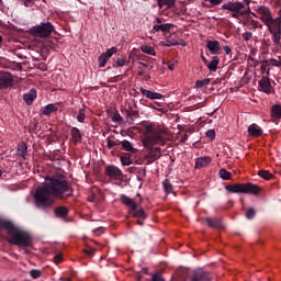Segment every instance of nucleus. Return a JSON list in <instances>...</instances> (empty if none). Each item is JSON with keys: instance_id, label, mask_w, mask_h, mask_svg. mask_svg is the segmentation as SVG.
I'll return each instance as SVG.
<instances>
[{"instance_id": "obj_1", "label": "nucleus", "mask_w": 281, "mask_h": 281, "mask_svg": "<svg viewBox=\"0 0 281 281\" xmlns=\"http://www.w3.org/2000/svg\"><path fill=\"white\" fill-rule=\"evenodd\" d=\"M74 196V187L65 179V176L46 177L34 194V203L38 210H48L55 201H67Z\"/></svg>"}, {"instance_id": "obj_2", "label": "nucleus", "mask_w": 281, "mask_h": 281, "mask_svg": "<svg viewBox=\"0 0 281 281\" xmlns=\"http://www.w3.org/2000/svg\"><path fill=\"white\" fill-rule=\"evenodd\" d=\"M0 229H5L8 232V241L10 245L24 248L32 247V235L25 231L19 229L12 222L0 218Z\"/></svg>"}, {"instance_id": "obj_3", "label": "nucleus", "mask_w": 281, "mask_h": 281, "mask_svg": "<svg viewBox=\"0 0 281 281\" xmlns=\"http://www.w3.org/2000/svg\"><path fill=\"white\" fill-rule=\"evenodd\" d=\"M145 131L147 133H151L143 139V145L147 150H153V147L157 146V144H166V138L164 137L162 130L155 131V127H153V125L149 124L145 126Z\"/></svg>"}, {"instance_id": "obj_4", "label": "nucleus", "mask_w": 281, "mask_h": 281, "mask_svg": "<svg viewBox=\"0 0 281 281\" xmlns=\"http://www.w3.org/2000/svg\"><path fill=\"white\" fill-rule=\"evenodd\" d=\"M225 190L231 192V194H260V187L248 182V183H237V184H226Z\"/></svg>"}, {"instance_id": "obj_5", "label": "nucleus", "mask_w": 281, "mask_h": 281, "mask_svg": "<svg viewBox=\"0 0 281 281\" xmlns=\"http://www.w3.org/2000/svg\"><path fill=\"white\" fill-rule=\"evenodd\" d=\"M221 10H228L233 19H240L250 12L249 9L245 10V3L238 1H228L222 5Z\"/></svg>"}, {"instance_id": "obj_6", "label": "nucleus", "mask_w": 281, "mask_h": 281, "mask_svg": "<svg viewBox=\"0 0 281 281\" xmlns=\"http://www.w3.org/2000/svg\"><path fill=\"white\" fill-rule=\"evenodd\" d=\"M268 31L270 32L272 36V42L274 45L280 46V40H281V16H278L276 19L271 18L269 23H266Z\"/></svg>"}, {"instance_id": "obj_7", "label": "nucleus", "mask_w": 281, "mask_h": 281, "mask_svg": "<svg viewBox=\"0 0 281 281\" xmlns=\"http://www.w3.org/2000/svg\"><path fill=\"white\" fill-rule=\"evenodd\" d=\"M52 32H54V26L50 22L41 23L31 29V34L36 38H47V36H52Z\"/></svg>"}, {"instance_id": "obj_8", "label": "nucleus", "mask_w": 281, "mask_h": 281, "mask_svg": "<svg viewBox=\"0 0 281 281\" xmlns=\"http://www.w3.org/2000/svg\"><path fill=\"white\" fill-rule=\"evenodd\" d=\"M269 76H271V69L268 68L266 76L262 75L258 86L259 91L267 93V95L273 93V87L271 86V79H269Z\"/></svg>"}, {"instance_id": "obj_9", "label": "nucleus", "mask_w": 281, "mask_h": 281, "mask_svg": "<svg viewBox=\"0 0 281 281\" xmlns=\"http://www.w3.org/2000/svg\"><path fill=\"white\" fill-rule=\"evenodd\" d=\"M257 19H260L262 23H268L273 19V15L271 14V10L266 5H260L257 8Z\"/></svg>"}, {"instance_id": "obj_10", "label": "nucleus", "mask_w": 281, "mask_h": 281, "mask_svg": "<svg viewBox=\"0 0 281 281\" xmlns=\"http://www.w3.org/2000/svg\"><path fill=\"white\" fill-rule=\"evenodd\" d=\"M192 280L191 281H212L214 280V277L210 274V272H206L205 270L199 268L191 272Z\"/></svg>"}, {"instance_id": "obj_11", "label": "nucleus", "mask_w": 281, "mask_h": 281, "mask_svg": "<svg viewBox=\"0 0 281 281\" xmlns=\"http://www.w3.org/2000/svg\"><path fill=\"white\" fill-rule=\"evenodd\" d=\"M113 54H117V47H115V46L106 49L105 53H102L98 59L99 67H106V63H109V58H111V56H113Z\"/></svg>"}, {"instance_id": "obj_12", "label": "nucleus", "mask_w": 281, "mask_h": 281, "mask_svg": "<svg viewBox=\"0 0 281 281\" xmlns=\"http://www.w3.org/2000/svg\"><path fill=\"white\" fill-rule=\"evenodd\" d=\"M12 82H14V79L10 72L0 71V89H8V87H12Z\"/></svg>"}, {"instance_id": "obj_13", "label": "nucleus", "mask_w": 281, "mask_h": 281, "mask_svg": "<svg viewBox=\"0 0 281 281\" xmlns=\"http://www.w3.org/2000/svg\"><path fill=\"white\" fill-rule=\"evenodd\" d=\"M260 64H261V67H260L261 76H265V69H267V67L269 66L281 67V61H278V59L276 58L263 59L260 61Z\"/></svg>"}, {"instance_id": "obj_14", "label": "nucleus", "mask_w": 281, "mask_h": 281, "mask_svg": "<svg viewBox=\"0 0 281 281\" xmlns=\"http://www.w3.org/2000/svg\"><path fill=\"white\" fill-rule=\"evenodd\" d=\"M206 48L209 49V52L211 54H213V56H217L218 54H221V42L218 41H206Z\"/></svg>"}, {"instance_id": "obj_15", "label": "nucleus", "mask_w": 281, "mask_h": 281, "mask_svg": "<svg viewBox=\"0 0 281 281\" xmlns=\"http://www.w3.org/2000/svg\"><path fill=\"white\" fill-rule=\"evenodd\" d=\"M205 223L209 227H212L213 229H223V221L218 217H206Z\"/></svg>"}, {"instance_id": "obj_16", "label": "nucleus", "mask_w": 281, "mask_h": 281, "mask_svg": "<svg viewBox=\"0 0 281 281\" xmlns=\"http://www.w3.org/2000/svg\"><path fill=\"white\" fill-rule=\"evenodd\" d=\"M105 175L110 177V179H120V177H122V170L115 166H108L105 168Z\"/></svg>"}, {"instance_id": "obj_17", "label": "nucleus", "mask_w": 281, "mask_h": 281, "mask_svg": "<svg viewBox=\"0 0 281 281\" xmlns=\"http://www.w3.org/2000/svg\"><path fill=\"white\" fill-rule=\"evenodd\" d=\"M139 91L148 100H161V98H164V94H161L159 92H154V91H150V90H146L144 88H140Z\"/></svg>"}, {"instance_id": "obj_18", "label": "nucleus", "mask_w": 281, "mask_h": 281, "mask_svg": "<svg viewBox=\"0 0 281 281\" xmlns=\"http://www.w3.org/2000/svg\"><path fill=\"white\" fill-rule=\"evenodd\" d=\"M210 164H212V158L210 156L199 157L195 159L194 168L201 170V168H205V166H210Z\"/></svg>"}, {"instance_id": "obj_19", "label": "nucleus", "mask_w": 281, "mask_h": 281, "mask_svg": "<svg viewBox=\"0 0 281 281\" xmlns=\"http://www.w3.org/2000/svg\"><path fill=\"white\" fill-rule=\"evenodd\" d=\"M121 202L123 203V205H125L126 207H130V210L132 212H135V210H137V203L135 202L134 199H131L126 195H122L121 196Z\"/></svg>"}, {"instance_id": "obj_20", "label": "nucleus", "mask_w": 281, "mask_h": 281, "mask_svg": "<svg viewBox=\"0 0 281 281\" xmlns=\"http://www.w3.org/2000/svg\"><path fill=\"white\" fill-rule=\"evenodd\" d=\"M248 134L251 135V137H261L262 128H260L258 124L254 123L248 127Z\"/></svg>"}, {"instance_id": "obj_21", "label": "nucleus", "mask_w": 281, "mask_h": 281, "mask_svg": "<svg viewBox=\"0 0 281 281\" xmlns=\"http://www.w3.org/2000/svg\"><path fill=\"white\" fill-rule=\"evenodd\" d=\"M270 117L281 120V104H273L270 109Z\"/></svg>"}, {"instance_id": "obj_22", "label": "nucleus", "mask_w": 281, "mask_h": 281, "mask_svg": "<svg viewBox=\"0 0 281 281\" xmlns=\"http://www.w3.org/2000/svg\"><path fill=\"white\" fill-rule=\"evenodd\" d=\"M74 144H80L82 142V134L78 127H72L70 131Z\"/></svg>"}, {"instance_id": "obj_23", "label": "nucleus", "mask_w": 281, "mask_h": 281, "mask_svg": "<svg viewBox=\"0 0 281 281\" xmlns=\"http://www.w3.org/2000/svg\"><path fill=\"white\" fill-rule=\"evenodd\" d=\"M23 100L24 102H26V104H33L34 100H36V89H31L27 93H25L23 95Z\"/></svg>"}, {"instance_id": "obj_24", "label": "nucleus", "mask_w": 281, "mask_h": 281, "mask_svg": "<svg viewBox=\"0 0 281 281\" xmlns=\"http://www.w3.org/2000/svg\"><path fill=\"white\" fill-rule=\"evenodd\" d=\"M131 214L134 218H139L142 221H146L148 218V214H146L144 209L132 211Z\"/></svg>"}, {"instance_id": "obj_25", "label": "nucleus", "mask_w": 281, "mask_h": 281, "mask_svg": "<svg viewBox=\"0 0 281 281\" xmlns=\"http://www.w3.org/2000/svg\"><path fill=\"white\" fill-rule=\"evenodd\" d=\"M218 63H221V59L218 56H214L212 57L211 63L206 65V67L211 72H214L216 69H218Z\"/></svg>"}, {"instance_id": "obj_26", "label": "nucleus", "mask_w": 281, "mask_h": 281, "mask_svg": "<svg viewBox=\"0 0 281 281\" xmlns=\"http://www.w3.org/2000/svg\"><path fill=\"white\" fill-rule=\"evenodd\" d=\"M122 148H124L127 153H132L133 155L137 154V148L133 147V144L126 139L121 142Z\"/></svg>"}, {"instance_id": "obj_27", "label": "nucleus", "mask_w": 281, "mask_h": 281, "mask_svg": "<svg viewBox=\"0 0 281 281\" xmlns=\"http://www.w3.org/2000/svg\"><path fill=\"white\" fill-rule=\"evenodd\" d=\"M67 214H69V209H67V206H57L55 209V215L60 218H65Z\"/></svg>"}, {"instance_id": "obj_28", "label": "nucleus", "mask_w": 281, "mask_h": 281, "mask_svg": "<svg viewBox=\"0 0 281 281\" xmlns=\"http://www.w3.org/2000/svg\"><path fill=\"white\" fill-rule=\"evenodd\" d=\"M58 111V106L54 103L47 104L43 110V115H52V113H56Z\"/></svg>"}, {"instance_id": "obj_29", "label": "nucleus", "mask_w": 281, "mask_h": 281, "mask_svg": "<svg viewBox=\"0 0 281 281\" xmlns=\"http://www.w3.org/2000/svg\"><path fill=\"white\" fill-rule=\"evenodd\" d=\"M16 153L20 157H22V159H25V156L27 155V145L25 143H21L18 146Z\"/></svg>"}, {"instance_id": "obj_30", "label": "nucleus", "mask_w": 281, "mask_h": 281, "mask_svg": "<svg viewBox=\"0 0 281 281\" xmlns=\"http://www.w3.org/2000/svg\"><path fill=\"white\" fill-rule=\"evenodd\" d=\"M218 176L223 179V181H229L232 179V172L227 171V169H220Z\"/></svg>"}, {"instance_id": "obj_31", "label": "nucleus", "mask_w": 281, "mask_h": 281, "mask_svg": "<svg viewBox=\"0 0 281 281\" xmlns=\"http://www.w3.org/2000/svg\"><path fill=\"white\" fill-rule=\"evenodd\" d=\"M158 8H172L175 0H157Z\"/></svg>"}, {"instance_id": "obj_32", "label": "nucleus", "mask_w": 281, "mask_h": 281, "mask_svg": "<svg viewBox=\"0 0 281 281\" xmlns=\"http://www.w3.org/2000/svg\"><path fill=\"white\" fill-rule=\"evenodd\" d=\"M115 139V136H109L106 138L108 143V148L111 150V148H115V146H120L121 142L120 140H113Z\"/></svg>"}, {"instance_id": "obj_33", "label": "nucleus", "mask_w": 281, "mask_h": 281, "mask_svg": "<svg viewBox=\"0 0 281 281\" xmlns=\"http://www.w3.org/2000/svg\"><path fill=\"white\" fill-rule=\"evenodd\" d=\"M162 188L166 192V194H172L173 192V187H172V183H170V181L168 179H166L164 182H162Z\"/></svg>"}, {"instance_id": "obj_34", "label": "nucleus", "mask_w": 281, "mask_h": 281, "mask_svg": "<svg viewBox=\"0 0 281 281\" xmlns=\"http://www.w3.org/2000/svg\"><path fill=\"white\" fill-rule=\"evenodd\" d=\"M140 50L144 54H148L149 56H157V52H155V48H153L151 46L144 45L140 47Z\"/></svg>"}, {"instance_id": "obj_35", "label": "nucleus", "mask_w": 281, "mask_h": 281, "mask_svg": "<svg viewBox=\"0 0 281 281\" xmlns=\"http://www.w3.org/2000/svg\"><path fill=\"white\" fill-rule=\"evenodd\" d=\"M85 120H87V111L82 108L77 115V122H79V124H85Z\"/></svg>"}, {"instance_id": "obj_36", "label": "nucleus", "mask_w": 281, "mask_h": 281, "mask_svg": "<svg viewBox=\"0 0 281 281\" xmlns=\"http://www.w3.org/2000/svg\"><path fill=\"white\" fill-rule=\"evenodd\" d=\"M153 30L155 32H169L170 30V24H156L154 25Z\"/></svg>"}, {"instance_id": "obj_37", "label": "nucleus", "mask_w": 281, "mask_h": 281, "mask_svg": "<svg viewBox=\"0 0 281 281\" xmlns=\"http://www.w3.org/2000/svg\"><path fill=\"white\" fill-rule=\"evenodd\" d=\"M258 175L259 177H261V179H265L266 181H271V179H273V176L271 175V172L267 170H260Z\"/></svg>"}, {"instance_id": "obj_38", "label": "nucleus", "mask_w": 281, "mask_h": 281, "mask_svg": "<svg viewBox=\"0 0 281 281\" xmlns=\"http://www.w3.org/2000/svg\"><path fill=\"white\" fill-rule=\"evenodd\" d=\"M151 281H166V279L164 278V271L160 270L153 274Z\"/></svg>"}, {"instance_id": "obj_39", "label": "nucleus", "mask_w": 281, "mask_h": 281, "mask_svg": "<svg viewBox=\"0 0 281 281\" xmlns=\"http://www.w3.org/2000/svg\"><path fill=\"white\" fill-rule=\"evenodd\" d=\"M122 166H131L133 160H131V156H120Z\"/></svg>"}, {"instance_id": "obj_40", "label": "nucleus", "mask_w": 281, "mask_h": 281, "mask_svg": "<svg viewBox=\"0 0 281 281\" xmlns=\"http://www.w3.org/2000/svg\"><path fill=\"white\" fill-rule=\"evenodd\" d=\"M30 276L33 278V280H38V278L43 276V272L41 270L33 269L30 271Z\"/></svg>"}, {"instance_id": "obj_41", "label": "nucleus", "mask_w": 281, "mask_h": 281, "mask_svg": "<svg viewBox=\"0 0 281 281\" xmlns=\"http://www.w3.org/2000/svg\"><path fill=\"white\" fill-rule=\"evenodd\" d=\"M210 82H211L210 78H206L204 80H198L195 82V85L198 88H202V87H207V85H210Z\"/></svg>"}, {"instance_id": "obj_42", "label": "nucleus", "mask_w": 281, "mask_h": 281, "mask_svg": "<svg viewBox=\"0 0 281 281\" xmlns=\"http://www.w3.org/2000/svg\"><path fill=\"white\" fill-rule=\"evenodd\" d=\"M241 37L246 41L249 42L251 38H254V33L246 31L245 33L241 34Z\"/></svg>"}, {"instance_id": "obj_43", "label": "nucleus", "mask_w": 281, "mask_h": 281, "mask_svg": "<svg viewBox=\"0 0 281 281\" xmlns=\"http://www.w3.org/2000/svg\"><path fill=\"white\" fill-rule=\"evenodd\" d=\"M126 65V59L125 58H117L115 65L113 67H124Z\"/></svg>"}, {"instance_id": "obj_44", "label": "nucleus", "mask_w": 281, "mask_h": 281, "mask_svg": "<svg viewBox=\"0 0 281 281\" xmlns=\"http://www.w3.org/2000/svg\"><path fill=\"white\" fill-rule=\"evenodd\" d=\"M256 216V211L254 209H249L246 212V218H248L249 221H251V218H254Z\"/></svg>"}, {"instance_id": "obj_45", "label": "nucleus", "mask_w": 281, "mask_h": 281, "mask_svg": "<svg viewBox=\"0 0 281 281\" xmlns=\"http://www.w3.org/2000/svg\"><path fill=\"white\" fill-rule=\"evenodd\" d=\"M206 137H209V139H216V131L214 130H209L206 132Z\"/></svg>"}, {"instance_id": "obj_46", "label": "nucleus", "mask_w": 281, "mask_h": 281, "mask_svg": "<svg viewBox=\"0 0 281 281\" xmlns=\"http://www.w3.org/2000/svg\"><path fill=\"white\" fill-rule=\"evenodd\" d=\"M246 23H249L252 30H258V21L250 19V20H247Z\"/></svg>"}, {"instance_id": "obj_47", "label": "nucleus", "mask_w": 281, "mask_h": 281, "mask_svg": "<svg viewBox=\"0 0 281 281\" xmlns=\"http://www.w3.org/2000/svg\"><path fill=\"white\" fill-rule=\"evenodd\" d=\"M127 115L131 117V120H133V117H139V112L137 110H131L127 112Z\"/></svg>"}, {"instance_id": "obj_48", "label": "nucleus", "mask_w": 281, "mask_h": 281, "mask_svg": "<svg viewBox=\"0 0 281 281\" xmlns=\"http://www.w3.org/2000/svg\"><path fill=\"white\" fill-rule=\"evenodd\" d=\"M54 262L55 265H60V262H63V255L61 254L55 255Z\"/></svg>"}, {"instance_id": "obj_49", "label": "nucleus", "mask_w": 281, "mask_h": 281, "mask_svg": "<svg viewBox=\"0 0 281 281\" xmlns=\"http://www.w3.org/2000/svg\"><path fill=\"white\" fill-rule=\"evenodd\" d=\"M83 251H85L86 256H90V258L95 256V249H93V248H88V249H85Z\"/></svg>"}, {"instance_id": "obj_50", "label": "nucleus", "mask_w": 281, "mask_h": 281, "mask_svg": "<svg viewBox=\"0 0 281 281\" xmlns=\"http://www.w3.org/2000/svg\"><path fill=\"white\" fill-rule=\"evenodd\" d=\"M112 120L114 122H122V115H120V113H115L113 116H112Z\"/></svg>"}, {"instance_id": "obj_51", "label": "nucleus", "mask_w": 281, "mask_h": 281, "mask_svg": "<svg viewBox=\"0 0 281 281\" xmlns=\"http://www.w3.org/2000/svg\"><path fill=\"white\" fill-rule=\"evenodd\" d=\"M94 234H97V236H100V234H104V227L100 226L98 228H95Z\"/></svg>"}, {"instance_id": "obj_52", "label": "nucleus", "mask_w": 281, "mask_h": 281, "mask_svg": "<svg viewBox=\"0 0 281 281\" xmlns=\"http://www.w3.org/2000/svg\"><path fill=\"white\" fill-rule=\"evenodd\" d=\"M25 8H32L34 5V0H24Z\"/></svg>"}, {"instance_id": "obj_53", "label": "nucleus", "mask_w": 281, "mask_h": 281, "mask_svg": "<svg viewBox=\"0 0 281 281\" xmlns=\"http://www.w3.org/2000/svg\"><path fill=\"white\" fill-rule=\"evenodd\" d=\"M211 5H221L223 3V0H209Z\"/></svg>"}, {"instance_id": "obj_54", "label": "nucleus", "mask_w": 281, "mask_h": 281, "mask_svg": "<svg viewBox=\"0 0 281 281\" xmlns=\"http://www.w3.org/2000/svg\"><path fill=\"white\" fill-rule=\"evenodd\" d=\"M224 52L227 56H229L232 54V47L229 46H224Z\"/></svg>"}, {"instance_id": "obj_55", "label": "nucleus", "mask_w": 281, "mask_h": 281, "mask_svg": "<svg viewBox=\"0 0 281 281\" xmlns=\"http://www.w3.org/2000/svg\"><path fill=\"white\" fill-rule=\"evenodd\" d=\"M76 279H78V276H76V274H72V277H68L67 279L60 278V280H64V281H72V280H76Z\"/></svg>"}, {"instance_id": "obj_56", "label": "nucleus", "mask_w": 281, "mask_h": 281, "mask_svg": "<svg viewBox=\"0 0 281 281\" xmlns=\"http://www.w3.org/2000/svg\"><path fill=\"white\" fill-rule=\"evenodd\" d=\"M138 65H140V67H144L145 69H148V67H150V64H146L144 61H139Z\"/></svg>"}, {"instance_id": "obj_57", "label": "nucleus", "mask_w": 281, "mask_h": 281, "mask_svg": "<svg viewBox=\"0 0 281 281\" xmlns=\"http://www.w3.org/2000/svg\"><path fill=\"white\" fill-rule=\"evenodd\" d=\"M181 272H182V276H190L191 273L189 269H182Z\"/></svg>"}, {"instance_id": "obj_58", "label": "nucleus", "mask_w": 281, "mask_h": 281, "mask_svg": "<svg viewBox=\"0 0 281 281\" xmlns=\"http://www.w3.org/2000/svg\"><path fill=\"white\" fill-rule=\"evenodd\" d=\"M138 173L142 175V177H146V168L140 169Z\"/></svg>"}, {"instance_id": "obj_59", "label": "nucleus", "mask_w": 281, "mask_h": 281, "mask_svg": "<svg viewBox=\"0 0 281 281\" xmlns=\"http://www.w3.org/2000/svg\"><path fill=\"white\" fill-rule=\"evenodd\" d=\"M170 71H175V64H167Z\"/></svg>"}, {"instance_id": "obj_60", "label": "nucleus", "mask_w": 281, "mask_h": 281, "mask_svg": "<svg viewBox=\"0 0 281 281\" xmlns=\"http://www.w3.org/2000/svg\"><path fill=\"white\" fill-rule=\"evenodd\" d=\"M181 142H182V143L188 142V134H183V136H182V138H181Z\"/></svg>"}, {"instance_id": "obj_61", "label": "nucleus", "mask_w": 281, "mask_h": 281, "mask_svg": "<svg viewBox=\"0 0 281 281\" xmlns=\"http://www.w3.org/2000/svg\"><path fill=\"white\" fill-rule=\"evenodd\" d=\"M140 273H145V276H148V268H143Z\"/></svg>"}, {"instance_id": "obj_62", "label": "nucleus", "mask_w": 281, "mask_h": 281, "mask_svg": "<svg viewBox=\"0 0 281 281\" xmlns=\"http://www.w3.org/2000/svg\"><path fill=\"white\" fill-rule=\"evenodd\" d=\"M201 59H202V63H204V65H207V58H205V56L201 55Z\"/></svg>"}, {"instance_id": "obj_63", "label": "nucleus", "mask_w": 281, "mask_h": 281, "mask_svg": "<svg viewBox=\"0 0 281 281\" xmlns=\"http://www.w3.org/2000/svg\"><path fill=\"white\" fill-rule=\"evenodd\" d=\"M136 223H137V225H140V227L144 226V220L138 218Z\"/></svg>"}, {"instance_id": "obj_64", "label": "nucleus", "mask_w": 281, "mask_h": 281, "mask_svg": "<svg viewBox=\"0 0 281 281\" xmlns=\"http://www.w3.org/2000/svg\"><path fill=\"white\" fill-rule=\"evenodd\" d=\"M248 60H250L251 63H255L256 65H258V61L254 57H249Z\"/></svg>"}]
</instances>
